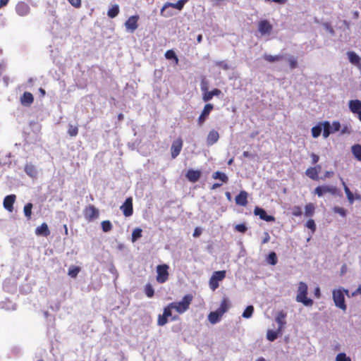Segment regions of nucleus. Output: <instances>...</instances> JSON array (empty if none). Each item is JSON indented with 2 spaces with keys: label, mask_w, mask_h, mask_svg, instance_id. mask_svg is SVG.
<instances>
[{
  "label": "nucleus",
  "mask_w": 361,
  "mask_h": 361,
  "mask_svg": "<svg viewBox=\"0 0 361 361\" xmlns=\"http://www.w3.org/2000/svg\"><path fill=\"white\" fill-rule=\"evenodd\" d=\"M307 285L305 283L302 281L299 283L296 301L307 307H310L313 305V300L307 298Z\"/></svg>",
  "instance_id": "obj_1"
},
{
  "label": "nucleus",
  "mask_w": 361,
  "mask_h": 361,
  "mask_svg": "<svg viewBox=\"0 0 361 361\" xmlns=\"http://www.w3.org/2000/svg\"><path fill=\"white\" fill-rule=\"evenodd\" d=\"M193 296L192 294L185 295L181 301L171 302V307H173L178 314H183L186 312L192 301Z\"/></svg>",
  "instance_id": "obj_2"
},
{
  "label": "nucleus",
  "mask_w": 361,
  "mask_h": 361,
  "mask_svg": "<svg viewBox=\"0 0 361 361\" xmlns=\"http://www.w3.org/2000/svg\"><path fill=\"white\" fill-rule=\"evenodd\" d=\"M345 294L348 295V290L342 288L335 289L332 292L333 300L335 305L343 311H345L347 309L345 302Z\"/></svg>",
  "instance_id": "obj_3"
},
{
  "label": "nucleus",
  "mask_w": 361,
  "mask_h": 361,
  "mask_svg": "<svg viewBox=\"0 0 361 361\" xmlns=\"http://www.w3.org/2000/svg\"><path fill=\"white\" fill-rule=\"evenodd\" d=\"M226 274V272L224 270L216 271L213 272L209 281V288L212 290L217 289L219 286V281H221L225 279Z\"/></svg>",
  "instance_id": "obj_4"
},
{
  "label": "nucleus",
  "mask_w": 361,
  "mask_h": 361,
  "mask_svg": "<svg viewBox=\"0 0 361 361\" xmlns=\"http://www.w3.org/2000/svg\"><path fill=\"white\" fill-rule=\"evenodd\" d=\"M83 216L87 222H92L99 216V211L92 204L86 206L83 209Z\"/></svg>",
  "instance_id": "obj_5"
},
{
  "label": "nucleus",
  "mask_w": 361,
  "mask_h": 361,
  "mask_svg": "<svg viewBox=\"0 0 361 361\" xmlns=\"http://www.w3.org/2000/svg\"><path fill=\"white\" fill-rule=\"evenodd\" d=\"M169 266L166 264H160L157 267V281L159 283H164L169 279Z\"/></svg>",
  "instance_id": "obj_6"
},
{
  "label": "nucleus",
  "mask_w": 361,
  "mask_h": 361,
  "mask_svg": "<svg viewBox=\"0 0 361 361\" xmlns=\"http://www.w3.org/2000/svg\"><path fill=\"white\" fill-rule=\"evenodd\" d=\"M327 192H329L331 195H338L339 190L335 186L321 185L317 186L314 191V193L317 195L318 197H322Z\"/></svg>",
  "instance_id": "obj_7"
},
{
  "label": "nucleus",
  "mask_w": 361,
  "mask_h": 361,
  "mask_svg": "<svg viewBox=\"0 0 361 361\" xmlns=\"http://www.w3.org/2000/svg\"><path fill=\"white\" fill-rule=\"evenodd\" d=\"M123 215L126 217L130 216L133 214V198L128 197L124 203L120 207Z\"/></svg>",
  "instance_id": "obj_8"
},
{
  "label": "nucleus",
  "mask_w": 361,
  "mask_h": 361,
  "mask_svg": "<svg viewBox=\"0 0 361 361\" xmlns=\"http://www.w3.org/2000/svg\"><path fill=\"white\" fill-rule=\"evenodd\" d=\"M183 145V142L180 137L177 138L172 142L171 147V157L173 159L176 158L179 155V154L182 149Z\"/></svg>",
  "instance_id": "obj_9"
},
{
  "label": "nucleus",
  "mask_w": 361,
  "mask_h": 361,
  "mask_svg": "<svg viewBox=\"0 0 361 361\" xmlns=\"http://www.w3.org/2000/svg\"><path fill=\"white\" fill-rule=\"evenodd\" d=\"M138 15L129 17L125 23L126 29L130 32H133L138 27Z\"/></svg>",
  "instance_id": "obj_10"
},
{
  "label": "nucleus",
  "mask_w": 361,
  "mask_h": 361,
  "mask_svg": "<svg viewBox=\"0 0 361 361\" xmlns=\"http://www.w3.org/2000/svg\"><path fill=\"white\" fill-rule=\"evenodd\" d=\"M273 27L267 20H261L258 23V30L262 35H269Z\"/></svg>",
  "instance_id": "obj_11"
},
{
  "label": "nucleus",
  "mask_w": 361,
  "mask_h": 361,
  "mask_svg": "<svg viewBox=\"0 0 361 361\" xmlns=\"http://www.w3.org/2000/svg\"><path fill=\"white\" fill-rule=\"evenodd\" d=\"M254 214L259 216L262 220L266 221L267 222L275 221V217L271 215H268L266 211L262 208L256 207L254 209Z\"/></svg>",
  "instance_id": "obj_12"
},
{
  "label": "nucleus",
  "mask_w": 361,
  "mask_h": 361,
  "mask_svg": "<svg viewBox=\"0 0 361 361\" xmlns=\"http://www.w3.org/2000/svg\"><path fill=\"white\" fill-rule=\"evenodd\" d=\"M214 109V105L212 104L208 103L205 104L204 109L200 115L197 121L199 125H202L204 123L205 120L211 113V111Z\"/></svg>",
  "instance_id": "obj_13"
},
{
  "label": "nucleus",
  "mask_w": 361,
  "mask_h": 361,
  "mask_svg": "<svg viewBox=\"0 0 361 361\" xmlns=\"http://www.w3.org/2000/svg\"><path fill=\"white\" fill-rule=\"evenodd\" d=\"M188 1V0H179L176 3H171V2H167L166 3L164 6L162 7V8L161 9V16H164V11L166 8H169V7H172L173 8H176L178 11H181L183 7H184V5Z\"/></svg>",
  "instance_id": "obj_14"
},
{
  "label": "nucleus",
  "mask_w": 361,
  "mask_h": 361,
  "mask_svg": "<svg viewBox=\"0 0 361 361\" xmlns=\"http://www.w3.org/2000/svg\"><path fill=\"white\" fill-rule=\"evenodd\" d=\"M16 13L20 16H25L29 14L30 8L29 5L24 1H19L16 6Z\"/></svg>",
  "instance_id": "obj_15"
},
{
  "label": "nucleus",
  "mask_w": 361,
  "mask_h": 361,
  "mask_svg": "<svg viewBox=\"0 0 361 361\" xmlns=\"http://www.w3.org/2000/svg\"><path fill=\"white\" fill-rule=\"evenodd\" d=\"M16 196L15 195H9L4 197L3 205L4 207L8 212H11L13 210V204L16 201Z\"/></svg>",
  "instance_id": "obj_16"
},
{
  "label": "nucleus",
  "mask_w": 361,
  "mask_h": 361,
  "mask_svg": "<svg viewBox=\"0 0 361 361\" xmlns=\"http://www.w3.org/2000/svg\"><path fill=\"white\" fill-rule=\"evenodd\" d=\"M348 106L352 113L357 115L361 113V101L359 99L350 100Z\"/></svg>",
  "instance_id": "obj_17"
},
{
  "label": "nucleus",
  "mask_w": 361,
  "mask_h": 361,
  "mask_svg": "<svg viewBox=\"0 0 361 361\" xmlns=\"http://www.w3.org/2000/svg\"><path fill=\"white\" fill-rule=\"evenodd\" d=\"M188 180L192 183L197 182L201 177V172L198 170L189 169L185 175Z\"/></svg>",
  "instance_id": "obj_18"
},
{
  "label": "nucleus",
  "mask_w": 361,
  "mask_h": 361,
  "mask_svg": "<svg viewBox=\"0 0 361 361\" xmlns=\"http://www.w3.org/2000/svg\"><path fill=\"white\" fill-rule=\"evenodd\" d=\"M235 203L240 206L245 207L247 204V192L242 190L235 198Z\"/></svg>",
  "instance_id": "obj_19"
},
{
  "label": "nucleus",
  "mask_w": 361,
  "mask_h": 361,
  "mask_svg": "<svg viewBox=\"0 0 361 361\" xmlns=\"http://www.w3.org/2000/svg\"><path fill=\"white\" fill-rule=\"evenodd\" d=\"M35 234L37 235L47 237L50 235V231L49 229L47 223H42L39 226L35 229Z\"/></svg>",
  "instance_id": "obj_20"
},
{
  "label": "nucleus",
  "mask_w": 361,
  "mask_h": 361,
  "mask_svg": "<svg viewBox=\"0 0 361 361\" xmlns=\"http://www.w3.org/2000/svg\"><path fill=\"white\" fill-rule=\"evenodd\" d=\"M219 139V134L215 130H212L209 131L207 137V144L209 146L213 145L215 144Z\"/></svg>",
  "instance_id": "obj_21"
},
{
  "label": "nucleus",
  "mask_w": 361,
  "mask_h": 361,
  "mask_svg": "<svg viewBox=\"0 0 361 361\" xmlns=\"http://www.w3.org/2000/svg\"><path fill=\"white\" fill-rule=\"evenodd\" d=\"M287 316V314L283 312V310L279 312L276 317V322L279 324V331H281L286 324V317Z\"/></svg>",
  "instance_id": "obj_22"
},
{
  "label": "nucleus",
  "mask_w": 361,
  "mask_h": 361,
  "mask_svg": "<svg viewBox=\"0 0 361 361\" xmlns=\"http://www.w3.org/2000/svg\"><path fill=\"white\" fill-rule=\"evenodd\" d=\"M34 102V97L32 93L25 92L20 97V102L23 106H30Z\"/></svg>",
  "instance_id": "obj_23"
},
{
  "label": "nucleus",
  "mask_w": 361,
  "mask_h": 361,
  "mask_svg": "<svg viewBox=\"0 0 361 361\" xmlns=\"http://www.w3.org/2000/svg\"><path fill=\"white\" fill-rule=\"evenodd\" d=\"M348 59L354 65H356L357 68L361 71V59L360 57L353 51L348 52Z\"/></svg>",
  "instance_id": "obj_24"
},
{
  "label": "nucleus",
  "mask_w": 361,
  "mask_h": 361,
  "mask_svg": "<svg viewBox=\"0 0 361 361\" xmlns=\"http://www.w3.org/2000/svg\"><path fill=\"white\" fill-rule=\"evenodd\" d=\"M222 316L223 314L216 310V311L211 312L209 314L208 319L212 324H214L220 321Z\"/></svg>",
  "instance_id": "obj_25"
},
{
  "label": "nucleus",
  "mask_w": 361,
  "mask_h": 361,
  "mask_svg": "<svg viewBox=\"0 0 361 361\" xmlns=\"http://www.w3.org/2000/svg\"><path fill=\"white\" fill-rule=\"evenodd\" d=\"M305 174L310 178L314 180H319V170L314 167H310L305 171Z\"/></svg>",
  "instance_id": "obj_26"
},
{
  "label": "nucleus",
  "mask_w": 361,
  "mask_h": 361,
  "mask_svg": "<svg viewBox=\"0 0 361 361\" xmlns=\"http://www.w3.org/2000/svg\"><path fill=\"white\" fill-rule=\"evenodd\" d=\"M322 128L323 129V137L327 138L330 134L334 133L331 126L329 121L322 122Z\"/></svg>",
  "instance_id": "obj_27"
},
{
  "label": "nucleus",
  "mask_w": 361,
  "mask_h": 361,
  "mask_svg": "<svg viewBox=\"0 0 361 361\" xmlns=\"http://www.w3.org/2000/svg\"><path fill=\"white\" fill-rule=\"evenodd\" d=\"M230 306H231V305H230V302H229L228 299L227 298L224 297V298H223V299L221 302L220 306L217 309V310L219 312H220V313L224 314L225 312H226L228 311Z\"/></svg>",
  "instance_id": "obj_28"
},
{
  "label": "nucleus",
  "mask_w": 361,
  "mask_h": 361,
  "mask_svg": "<svg viewBox=\"0 0 361 361\" xmlns=\"http://www.w3.org/2000/svg\"><path fill=\"white\" fill-rule=\"evenodd\" d=\"M341 181L342 185L343 186V189H344V191L347 196V198L348 200V202L350 204H353V202L355 201V197H354L353 192L350 191L349 188L346 185V184L343 178H341Z\"/></svg>",
  "instance_id": "obj_29"
},
{
  "label": "nucleus",
  "mask_w": 361,
  "mask_h": 361,
  "mask_svg": "<svg viewBox=\"0 0 361 361\" xmlns=\"http://www.w3.org/2000/svg\"><path fill=\"white\" fill-rule=\"evenodd\" d=\"M263 59L269 63H274L282 60L283 56L280 54L272 56L271 54H265L263 56Z\"/></svg>",
  "instance_id": "obj_30"
},
{
  "label": "nucleus",
  "mask_w": 361,
  "mask_h": 361,
  "mask_svg": "<svg viewBox=\"0 0 361 361\" xmlns=\"http://www.w3.org/2000/svg\"><path fill=\"white\" fill-rule=\"evenodd\" d=\"M212 178L214 179H219L222 183H227L228 180V176L222 172L216 171L212 174Z\"/></svg>",
  "instance_id": "obj_31"
},
{
  "label": "nucleus",
  "mask_w": 361,
  "mask_h": 361,
  "mask_svg": "<svg viewBox=\"0 0 361 361\" xmlns=\"http://www.w3.org/2000/svg\"><path fill=\"white\" fill-rule=\"evenodd\" d=\"M352 153L354 157L359 161H361V145L359 144L354 145L352 147Z\"/></svg>",
  "instance_id": "obj_32"
},
{
  "label": "nucleus",
  "mask_w": 361,
  "mask_h": 361,
  "mask_svg": "<svg viewBox=\"0 0 361 361\" xmlns=\"http://www.w3.org/2000/svg\"><path fill=\"white\" fill-rule=\"evenodd\" d=\"M80 267L72 265L68 269V275L71 278H75L80 271Z\"/></svg>",
  "instance_id": "obj_33"
},
{
  "label": "nucleus",
  "mask_w": 361,
  "mask_h": 361,
  "mask_svg": "<svg viewBox=\"0 0 361 361\" xmlns=\"http://www.w3.org/2000/svg\"><path fill=\"white\" fill-rule=\"evenodd\" d=\"M315 207L313 203H308L305 207V215L306 216H311L314 214Z\"/></svg>",
  "instance_id": "obj_34"
},
{
  "label": "nucleus",
  "mask_w": 361,
  "mask_h": 361,
  "mask_svg": "<svg viewBox=\"0 0 361 361\" xmlns=\"http://www.w3.org/2000/svg\"><path fill=\"white\" fill-rule=\"evenodd\" d=\"M322 131V123H319L317 126L312 128V135L314 138L318 137Z\"/></svg>",
  "instance_id": "obj_35"
},
{
  "label": "nucleus",
  "mask_w": 361,
  "mask_h": 361,
  "mask_svg": "<svg viewBox=\"0 0 361 361\" xmlns=\"http://www.w3.org/2000/svg\"><path fill=\"white\" fill-rule=\"evenodd\" d=\"M32 207H33V205L30 202L27 203L24 206V208H23L24 214L28 220H30L31 219Z\"/></svg>",
  "instance_id": "obj_36"
},
{
  "label": "nucleus",
  "mask_w": 361,
  "mask_h": 361,
  "mask_svg": "<svg viewBox=\"0 0 361 361\" xmlns=\"http://www.w3.org/2000/svg\"><path fill=\"white\" fill-rule=\"evenodd\" d=\"M119 13V7L118 5H114L110 8L107 12V15L109 18H114L118 16Z\"/></svg>",
  "instance_id": "obj_37"
},
{
  "label": "nucleus",
  "mask_w": 361,
  "mask_h": 361,
  "mask_svg": "<svg viewBox=\"0 0 361 361\" xmlns=\"http://www.w3.org/2000/svg\"><path fill=\"white\" fill-rule=\"evenodd\" d=\"M67 133L71 137H75L78 134V127L70 123L68 126Z\"/></svg>",
  "instance_id": "obj_38"
},
{
  "label": "nucleus",
  "mask_w": 361,
  "mask_h": 361,
  "mask_svg": "<svg viewBox=\"0 0 361 361\" xmlns=\"http://www.w3.org/2000/svg\"><path fill=\"white\" fill-rule=\"evenodd\" d=\"M142 230L140 228H136L133 231L132 233V242H135L137 239L142 237Z\"/></svg>",
  "instance_id": "obj_39"
},
{
  "label": "nucleus",
  "mask_w": 361,
  "mask_h": 361,
  "mask_svg": "<svg viewBox=\"0 0 361 361\" xmlns=\"http://www.w3.org/2000/svg\"><path fill=\"white\" fill-rule=\"evenodd\" d=\"M145 293L149 298H151L154 296V290L152 286L150 283H147L145 285Z\"/></svg>",
  "instance_id": "obj_40"
},
{
  "label": "nucleus",
  "mask_w": 361,
  "mask_h": 361,
  "mask_svg": "<svg viewBox=\"0 0 361 361\" xmlns=\"http://www.w3.org/2000/svg\"><path fill=\"white\" fill-rule=\"evenodd\" d=\"M253 312H254V307L252 305H248L245 310H244L243 313V317L244 318H246V319H248L250 317H251V316L253 314Z\"/></svg>",
  "instance_id": "obj_41"
},
{
  "label": "nucleus",
  "mask_w": 361,
  "mask_h": 361,
  "mask_svg": "<svg viewBox=\"0 0 361 361\" xmlns=\"http://www.w3.org/2000/svg\"><path fill=\"white\" fill-rule=\"evenodd\" d=\"M101 226L104 232H109L112 229V224L109 220L103 221Z\"/></svg>",
  "instance_id": "obj_42"
},
{
  "label": "nucleus",
  "mask_w": 361,
  "mask_h": 361,
  "mask_svg": "<svg viewBox=\"0 0 361 361\" xmlns=\"http://www.w3.org/2000/svg\"><path fill=\"white\" fill-rule=\"evenodd\" d=\"M165 57L167 59H174L176 64L178 62V59L173 50L166 51L165 53Z\"/></svg>",
  "instance_id": "obj_43"
},
{
  "label": "nucleus",
  "mask_w": 361,
  "mask_h": 361,
  "mask_svg": "<svg viewBox=\"0 0 361 361\" xmlns=\"http://www.w3.org/2000/svg\"><path fill=\"white\" fill-rule=\"evenodd\" d=\"M268 262L271 265H275L277 263V257L274 252H271L269 253L268 256Z\"/></svg>",
  "instance_id": "obj_44"
},
{
  "label": "nucleus",
  "mask_w": 361,
  "mask_h": 361,
  "mask_svg": "<svg viewBox=\"0 0 361 361\" xmlns=\"http://www.w3.org/2000/svg\"><path fill=\"white\" fill-rule=\"evenodd\" d=\"M215 66L227 71L230 68L228 63L226 61H218L215 62Z\"/></svg>",
  "instance_id": "obj_45"
},
{
  "label": "nucleus",
  "mask_w": 361,
  "mask_h": 361,
  "mask_svg": "<svg viewBox=\"0 0 361 361\" xmlns=\"http://www.w3.org/2000/svg\"><path fill=\"white\" fill-rule=\"evenodd\" d=\"M234 229H235V231H236L238 232H240L241 233H245L247 230V227L246 226V225L245 224H240L235 225L234 227Z\"/></svg>",
  "instance_id": "obj_46"
},
{
  "label": "nucleus",
  "mask_w": 361,
  "mask_h": 361,
  "mask_svg": "<svg viewBox=\"0 0 361 361\" xmlns=\"http://www.w3.org/2000/svg\"><path fill=\"white\" fill-rule=\"evenodd\" d=\"M213 97L212 91L207 90L202 93V100L204 102L210 101Z\"/></svg>",
  "instance_id": "obj_47"
},
{
  "label": "nucleus",
  "mask_w": 361,
  "mask_h": 361,
  "mask_svg": "<svg viewBox=\"0 0 361 361\" xmlns=\"http://www.w3.org/2000/svg\"><path fill=\"white\" fill-rule=\"evenodd\" d=\"M336 361H351V359L349 357H347L345 353H341L336 355Z\"/></svg>",
  "instance_id": "obj_48"
},
{
  "label": "nucleus",
  "mask_w": 361,
  "mask_h": 361,
  "mask_svg": "<svg viewBox=\"0 0 361 361\" xmlns=\"http://www.w3.org/2000/svg\"><path fill=\"white\" fill-rule=\"evenodd\" d=\"M277 338V333L272 330H269L267 334V338L270 341H274Z\"/></svg>",
  "instance_id": "obj_49"
},
{
  "label": "nucleus",
  "mask_w": 361,
  "mask_h": 361,
  "mask_svg": "<svg viewBox=\"0 0 361 361\" xmlns=\"http://www.w3.org/2000/svg\"><path fill=\"white\" fill-rule=\"evenodd\" d=\"M288 61L290 69H295L298 67V61L295 58L291 56L288 58Z\"/></svg>",
  "instance_id": "obj_50"
},
{
  "label": "nucleus",
  "mask_w": 361,
  "mask_h": 361,
  "mask_svg": "<svg viewBox=\"0 0 361 361\" xmlns=\"http://www.w3.org/2000/svg\"><path fill=\"white\" fill-rule=\"evenodd\" d=\"M168 322V317L166 316H164L163 314L162 315H159L157 324L159 326H164Z\"/></svg>",
  "instance_id": "obj_51"
},
{
  "label": "nucleus",
  "mask_w": 361,
  "mask_h": 361,
  "mask_svg": "<svg viewBox=\"0 0 361 361\" xmlns=\"http://www.w3.org/2000/svg\"><path fill=\"white\" fill-rule=\"evenodd\" d=\"M333 211L335 213L340 214L343 217H345L346 216V210L343 207H334L333 208Z\"/></svg>",
  "instance_id": "obj_52"
},
{
  "label": "nucleus",
  "mask_w": 361,
  "mask_h": 361,
  "mask_svg": "<svg viewBox=\"0 0 361 361\" xmlns=\"http://www.w3.org/2000/svg\"><path fill=\"white\" fill-rule=\"evenodd\" d=\"M306 227L310 228L312 233L316 231V224L313 219H309L306 223Z\"/></svg>",
  "instance_id": "obj_53"
},
{
  "label": "nucleus",
  "mask_w": 361,
  "mask_h": 361,
  "mask_svg": "<svg viewBox=\"0 0 361 361\" xmlns=\"http://www.w3.org/2000/svg\"><path fill=\"white\" fill-rule=\"evenodd\" d=\"M302 209L301 207L299 206H295L293 207L292 209V214L295 216H300L302 215Z\"/></svg>",
  "instance_id": "obj_54"
},
{
  "label": "nucleus",
  "mask_w": 361,
  "mask_h": 361,
  "mask_svg": "<svg viewBox=\"0 0 361 361\" xmlns=\"http://www.w3.org/2000/svg\"><path fill=\"white\" fill-rule=\"evenodd\" d=\"M172 310H173V307H171V303H169L164 310L163 314L164 316H166L167 317L172 316Z\"/></svg>",
  "instance_id": "obj_55"
},
{
  "label": "nucleus",
  "mask_w": 361,
  "mask_h": 361,
  "mask_svg": "<svg viewBox=\"0 0 361 361\" xmlns=\"http://www.w3.org/2000/svg\"><path fill=\"white\" fill-rule=\"evenodd\" d=\"M331 128H332V131H334V133L335 132H337L340 130L341 128V123L339 121H334L333 123H332V126H331Z\"/></svg>",
  "instance_id": "obj_56"
},
{
  "label": "nucleus",
  "mask_w": 361,
  "mask_h": 361,
  "mask_svg": "<svg viewBox=\"0 0 361 361\" xmlns=\"http://www.w3.org/2000/svg\"><path fill=\"white\" fill-rule=\"evenodd\" d=\"M68 1L75 8H79L81 6V0H68Z\"/></svg>",
  "instance_id": "obj_57"
},
{
  "label": "nucleus",
  "mask_w": 361,
  "mask_h": 361,
  "mask_svg": "<svg viewBox=\"0 0 361 361\" xmlns=\"http://www.w3.org/2000/svg\"><path fill=\"white\" fill-rule=\"evenodd\" d=\"M310 157L312 158V163L313 164H317L319 161V157L317 154H314V153H312Z\"/></svg>",
  "instance_id": "obj_58"
},
{
  "label": "nucleus",
  "mask_w": 361,
  "mask_h": 361,
  "mask_svg": "<svg viewBox=\"0 0 361 361\" xmlns=\"http://www.w3.org/2000/svg\"><path fill=\"white\" fill-rule=\"evenodd\" d=\"M201 90L203 92H204L205 91L208 90V88H207V82H206L205 79H202V82H201Z\"/></svg>",
  "instance_id": "obj_59"
},
{
  "label": "nucleus",
  "mask_w": 361,
  "mask_h": 361,
  "mask_svg": "<svg viewBox=\"0 0 361 361\" xmlns=\"http://www.w3.org/2000/svg\"><path fill=\"white\" fill-rule=\"evenodd\" d=\"M334 176V172L333 171H326L324 175V177H322V180H325L326 178H331Z\"/></svg>",
  "instance_id": "obj_60"
},
{
  "label": "nucleus",
  "mask_w": 361,
  "mask_h": 361,
  "mask_svg": "<svg viewBox=\"0 0 361 361\" xmlns=\"http://www.w3.org/2000/svg\"><path fill=\"white\" fill-rule=\"evenodd\" d=\"M269 240H270V235H269V233L265 232L264 237L262 240V244L267 243L269 241Z\"/></svg>",
  "instance_id": "obj_61"
},
{
  "label": "nucleus",
  "mask_w": 361,
  "mask_h": 361,
  "mask_svg": "<svg viewBox=\"0 0 361 361\" xmlns=\"http://www.w3.org/2000/svg\"><path fill=\"white\" fill-rule=\"evenodd\" d=\"M213 96H219L221 94V91L219 89L214 88L212 90Z\"/></svg>",
  "instance_id": "obj_62"
},
{
  "label": "nucleus",
  "mask_w": 361,
  "mask_h": 361,
  "mask_svg": "<svg viewBox=\"0 0 361 361\" xmlns=\"http://www.w3.org/2000/svg\"><path fill=\"white\" fill-rule=\"evenodd\" d=\"M200 234H201V230L199 228H195L194 233H193V236L198 237Z\"/></svg>",
  "instance_id": "obj_63"
},
{
  "label": "nucleus",
  "mask_w": 361,
  "mask_h": 361,
  "mask_svg": "<svg viewBox=\"0 0 361 361\" xmlns=\"http://www.w3.org/2000/svg\"><path fill=\"white\" fill-rule=\"evenodd\" d=\"M222 185V183H214L212 187H211V190H215L217 188H219Z\"/></svg>",
  "instance_id": "obj_64"
}]
</instances>
